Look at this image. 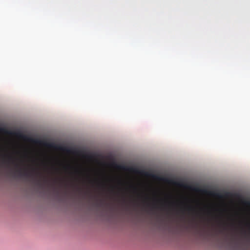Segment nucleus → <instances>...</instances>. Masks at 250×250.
<instances>
[{
	"instance_id": "f257e3e1",
	"label": "nucleus",
	"mask_w": 250,
	"mask_h": 250,
	"mask_svg": "<svg viewBox=\"0 0 250 250\" xmlns=\"http://www.w3.org/2000/svg\"><path fill=\"white\" fill-rule=\"evenodd\" d=\"M27 140L38 145L43 150L45 154L32 155H0V156H113L112 155L93 154L79 147L64 144L33 139L31 138H27Z\"/></svg>"
},
{
	"instance_id": "f03ea898",
	"label": "nucleus",
	"mask_w": 250,
	"mask_h": 250,
	"mask_svg": "<svg viewBox=\"0 0 250 250\" xmlns=\"http://www.w3.org/2000/svg\"><path fill=\"white\" fill-rule=\"evenodd\" d=\"M114 166L115 167L119 169L133 172L137 174H144L146 176H151L155 179H160V177L157 175L147 172L145 170L140 169L135 167L126 165L124 164H118L116 163L114 164Z\"/></svg>"
},
{
	"instance_id": "7ed1b4c3",
	"label": "nucleus",
	"mask_w": 250,
	"mask_h": 250,
	"mask_svg": "<svg viewBox=\"0 0 250 250\" xmlns=\"http://www.w3.org/2000/svg\"><path fill=\"white\" fill-rule=\"evenodd\" d=\"M8 158H16V157H8ZM86 158H98V157H86ZM113 158L114 157H112Z\"/></svg>"
}]
</instances>
